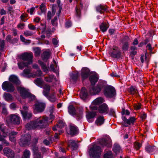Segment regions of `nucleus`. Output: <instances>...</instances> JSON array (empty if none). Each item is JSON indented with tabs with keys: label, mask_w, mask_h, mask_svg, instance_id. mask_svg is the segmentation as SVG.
<instances>
[{
	"label": "nucleus",
	"mask_w": 158,
	"mask_h": 158,
	"mask_svg": "<svg viewBox=\"0 0 158 158\" xmlns=\"http://www.w3.org/2000/svg\"><path fill=\"white\" fill-rule=\"evenodd\" d=\"M104 117L102 116H100L97 118L95 121V123L97 126H101L104 123Z\"/></svg>",
	"instance_id": "nucleus-29"
},
{
	"label": "nucleus",
	"mask_w": 158,
	"mask_h": 158,
	"mask_svg": "<svg viewBox=\"0 0 158 158\" xmlns=\"http://www.w3.org/2000/svg\"><path fill=\"white\" fill-rule=\"evenodd\" d=\"M1 131L2 133V135L0 134V141H4V137L7 136L8 135H9L10 140L12 142H15L16 141L15 137L17 133L14 131H12L10 133L8 129L5 127H3V125L0 124V131Z\"/></svg>",
	"instance_id": "nucleus-2"
},
{
	"label": "nucleus",
	"mask_w": 158,
	"mask_h": 158,
	"mask_svg": "<svg viewBox=\"0 0 158 158\" xmlns=\"http://www.w3.org/2000/svg\"><path fill=\"white\" fill-rule=\"evenodd\" d=\"M104 93L106 97L112 98L115 95L116 91L114 87L111 86H109L105 87Z\"/></svg>",
	"instance_id": "nucleus-7"
},
{
	"label": "nucleus",
	"mask_w": 158,
	"mask_h": 158,
	"mask_svg": "<svg viewBox=\"0 0 158 158\" xmlns=\"http://www.w3.org/2000/svg\"><path fill=\"white\" fill-rule=\"evenodd\" d=\"M30 151L29 150L26 149L24 151L22 158H30Z\"/></svg>",
	"instance_id": "nucleus-40"
},
{
	"label": "nucleus",
	"mask_w": 158,
	"mask_h": 158,
	"mask_svg": "<svg viewBox=\"0 0 158 158\" xmlns=\"http://www.w3.org/2000/svg\"><path fill=\"white\" fill-rule=\"evenodd\" d=\"M2 87L4 91L8 92H13L15 89V88L11 82L8 81H5L3 82Z\"/></svg>",
	"instance_id": "nucleus-11"
},
{
	"label": "nucleus",
	"mask_w": 158,
	"mask_h": 158,
	"mask_svg": "<svg viewBox=\"0 0 158 158\" xmlns=\"http://www.w3.org/2000/svg\"><path fill=\"white\" fill-rule=\"evenodd\" d=\"M97 109L98 112L101 114H106L109 111L108 106L105 103H103L99 106Z\"/></svg>",
	"instance_id": "nucleus-16"
},
{
	"label": "nucleus",
	"mask_w": 158,
	"mask_h": 158,
	"mask_svg": "<svg viewBox=\"0 0 158 158\" xmlns=\"http://www.w3.org/2000/svg\"><path fill=\"white\" fill-rule=\"evenodd\" d=\"M104 101V99L102 98H98L95 99L92 102V105L90 106V108L93 110H97L98 107L96 106L93 105H98L101 104Z\"/></svg>",
	"instance_id": "nucleus-15"
},
{
	"label": "nucleus",
	"mask_w": 158,
	"mask_h": 158,
	"mask_svg": "<svg viewBox=\"0 0 158 158\" xmlns=\"http://www.w3.org/2000/svg\"><path fill=\"white\" fill-rule=\"evenodd\" d=\"M78 132L77 127L74 124L70 125V134L72 135L77 134Z\"/></svg>",
	"instance_id": "nucleus-21"
},
{
	"label": "nucleus",
	"mask_w": 158,
	"mask_h": 158,
	"mask_svg": "<svg viewBox=\"0 0 158 158\" xmlns=\"http://www.w3.org/2000/svg\"><path fill=\"white\" fill-rule=\"evenodd\" d=\"M129 38L127 36L124 37L123 38L122 42L123 51H127L128 50L129 45Z\"/></svg>",
	"instance_id": "nucleus-14"
},
{
	"label": "nucleus",
	"mask_w": 158,
	"mask_h": 158,
	"mask_svg": "<svg viewBox=\"0 0 158 158\" xmlns=\"http://www.w3.org/2000/svg\"><path fill=\"white\" fill-rule=\"evenodd\" d=\"M104 158H113L112 152L111 151H109L104 155Z\"/></svg>",
	"instance_id": "nucleus-43"
},
{
	"label": "nucleus",
	"mask_w": 158,
	"mask_h": 158,
	"mask_svg": "<svg viewBox=\"0 0 158 158\" xmlns=\"http://www.w3.org/2000/svg\"><path fill=\"white\" fill-rule=\"evenodd\" d=\"M19 57L20 59L26 61L29 64L32 63L33 55L32 52H25L20 55Z\"/></svg>",
	"instance_id": "nucleus-6"
},
{
	"label": "nucleus",
	"mask_w": 158,
	"mask_h": 158,
	"mask_svg": "<svg viewBox=\"0 0 158 158\" xmlns=\"http://www.w3.org/2000/svg\"><path fill=\"white\" fill-rule=\"evenodd\" d=\"M28 27L29 29L32 31H35L36 29L37 30L36 27L31 23L28 24Z\"/></svg>",
	"instance_id": "nucleus-52"
},
{
	"label": "nucleus",
	"mask_w": 158,
	"mask_h": 158,
	"mask_svg": "<svg viewBox=\"0 0 158 158\" xmlns=\"http://www.w3.org/2000/svg\"><path fill=\"white\" fill-rule=\"evenodd\" d=\"M3 152L4 154L8 158H14V152L9 148L6 147L4 148Z\"/></svg>",
	"instance_id": "nucleus-18"
},
{
	"label": "nucleus",
	"mask_w": 158,
	"mask_h": 158,
	"mask_svg": "<svg viewBox=\"0 0 158 158\" xmlns=\"http://www.w3.org/2000/svg\"><path fill=\"white\" fill-rule=\"evenodd\" d=\"M9 80L10 81L17 85H19L20 83V82L19 80L17 77L14 75H11L9 78Z\"/></svg>",
	"instance_id": "nucleus-22"
},
{
	"label": "nucleus",
	"mask_w": 158,
	"mask_h": 158,
	"mask_svg": "<svg viewBox=\"0 0 158 158\" xmlns=\"http://www.w3.org/2000/svg\"><path fill=\"white\" fill-rule=\"evenodd\" d=\"M88 96V93L85 87H83L81 89L80 93V97L83 99H85Z\"/></svg>",
	"instance_id": "nucleus-26"
},
{
	"label": "nucleus",
	"mask_w": 158,
	"mask_h": 158,
	"mask_svg": "<svg viewBox=\"0 0 158 158\" xmlns=\"http://www.w3.org/2000/svg\"><path fill=\"white\" fill-rule=\"evenodd\" d=\"M45 107V104L44 103L37 102L34 105L33 111L35 113L41 112L44 110Z\"/></svg>",
	"instance_id": "nucleus-12"
},
{
	"label": "nucleus",
	"mask_w": 158,
	"mask_h": 158,
	"mask_svg": "<svg viewBox=\"0 0 158 158\" xmlns=\"http://www.w3.org/2000/svg\"><path fill=\"white\" fill-rule=\"evenodd\" d=\"M17 89L23 98H28L29 101H32L35 99V96L29 93L28 90L23 87L19 86L17 87Z\"/></svg>",
	"instance_id": "nucleus-3"
},
{
	"label": "nucleus",
	"mask_w": 158,
	"mask_h": 158,
	"mask_svg": "<svg viewBox=\"0 0 158 158\" xmlns=\"http://www.w3.org/2000/svg\"><path fill=\"white\" fill-rule=\"evenodd\" d=\"M46 116L40 117L35 119L34 121L27 123L26 125V128L28 130L35 128L41 129L44 128L52 122L50 121Z\"/></svg>",
	"instance_id": "nucleus-1"
},
{
	"label": "nucleus",
	"mask_w": 158,
	"mask_h": 158,
	"mask_svg": "<svg viewBox=\"0 0 158 158\" xmlns=\"http://www.w3.org/2000/svg\"><path fill=\"white\" fill-rule=\"evenodd\" d=\"M134 108L135 109L138 110L139 109L141 108V105L140 104H135L134 105Z\"/></svg>",
	"instance_id": "nucleus-64"
},
{
	"label": "nucleus",
	"mask_w": 158,
	"mask_h": 158,
	"mask_svg": "<svg viewBox=\"0 0 158 158\" xmlns=\"http://www.w3.org/2000/svg\"><path fill=\"white\" fill-rule=\"evenodd\" d=\"M113 150L116 154L122 152L120 146L117 144H115L114 145Z\"/></svg>",
	"instance_id": "nucleus-38"
},
{
	"label": "nucleus",
	"mask_w": 158,
	"mask_h": 158,
	"mask_svg": "<svg viewBox=\"0 0 158 158\" xmlns=\"http://www.w3.org/2000/svg\"><path fill=\"white\" fill-rule=\"evenodd\" d=\"M65 124V123L63 121H59L58 123L57 124V126L59 128H61L64 126Z\"/></svg>",
	"instance_id": "nucleus-48"
},
{
	"label": "nucleus",
	"mask_w": 158,
	"mask_h": 158,
	"mask_svg": "<svg viewBox=\"0 0 158 158\" xmlns=\"http://www.w3.org/2000/svg\"><path fill=\"white\" fill-rule=\"evenodd\" d=\"M40 9L41 10L43 11H44L45 10V5L44 3H42L40 6Z\"/></svg>",
	"instance_id": "nucleus-60"
},
{
	"label": "nucleus",
	"mask_w": 158,
	"mask_h": 158,
	"mask_svg": "<svg viewBox=\"0 0 158 158\" xmlns=\"http://www.w3.org/2000/svg\"><path fill=\"white\" fill-rule=\"evenodd\" d=\"M145 149L147 152L152 154L156 150V148L154 146L148 145L146 147Z\"/></svg>",
	"instance_id": "nucleus-25"
},
{
	"label": "nucleus",
	"mask_w": 158,
	"mask_h": 158,
	"mask_svg": "<svg viewBox=\"0 0 158 158\" xmlns=\"http://www.w3.org/2000/svg\"><path fill=\"white\" fill-rule=\"evenodd\" d=\"M24 34L25 36H28L32 35H33V33L31 31L26 30L24 31Z\"/></svg>",
	"instance_id": "nucleus-50"
},
{
	"label": "nucleus",
	"mask_w": 158,
	"mask_h": 158,
	"mask_svg": "<svg viewBox=\"0 0 158 158\" xmlns=\"http://www.w3.org/2000/svg\"><path fill=\"white\" fill-rule=\"evenodd\" d=\"M29 64L27 62L23 61H20L18 63L19 68L21 69H23L25 67L27 66Z\"/></svg>",
	"instance_id": "nucleus-34"
},
{
	"label": "nucleus",
	"mask_w": 158,
	"mask_h": 158,
	"mask_svg": "<svg viewBox=\"0 0 158 158\" xmlns=\"http://www.w3.org/2000/svg\"><path fill=\"white\" fill-rule=\"evenodd\" d=\"M51 12L50 11H48L47 15V19L48 20H50L51 18Z\"/></svg>",
	"instance_id": "nucleus-61"
},
{
	"label": "nucleus",
	"mask_w": 158,
	"mask_h": 158,
	"mask_svg": "<svg viewBox=\"0 0 158 158\" xmlns=\"http://www.w3.org/2000/svg\"><path fill=\"white\" fill-rule=\"evenodd\" d=\"M4 46V40L0 39V52H1L3 50Z\"/></svg>",
	"instance_id": "nucleus-44"
},
{
	"label": "nucleus",
	"mask_w": 158,
	"mask_h": 158,
	"mask_svg": "<svg viewBox=\"0 0 158 158\" xmlns=\"http://www.w3.org/2000/svg\"><path fill=\"white\" fill-rule=\"evenodd\" d=\"M109 114L114 116L115 115V111L113 109H110L109 110Z\"/></svg>",
	"instance_id": "nucleus-63"
},
{
	"label": "nucleus",
	"mask_w": 158,
	"mask_h": 158,
	"mask_svg": "<svg viewBox=\"0 0 158 158\" xmlns=\"http://www.w3.org/2000/svg\"><path fill=\"white\" fill-rule=\"evenodd\" d=\"M89 75V71L86 68H83L81 70V76L83 80L87 78Z\"/></svg>",
	"instance_id": "nucleus-20"
},
{
	"label": "nucleus",
	"mask_w": 158,
	"mask_h": 158,
	"mask_svg": "<svg viewBox=\"0 0 158 158\" xmlns=\"http://www.w3.org/2000/svg\"><path fill=\"white\" fill-rule=\"evenodd\" d=\"M27 15L24 14H22L20 16L21 20L25 22L27 20V19L25 18L27 17Z\"/></svg>",
	"instance_id": "nucleus-56"
},
{
	"label": "nucleus",
	"mask_w": 158,
	"mask_h": 158,
	"mask_svg": "<svg viewBox=\"0 0 158 158\" xmlns=\"http://www.w3.org/2000/svg\"><path fill=\"white\" fill-rule=\"evenodd\" d=\"M4 95L5 100L8 102H11L13 99L12 96L10 94L5 93Z\"/></svg>",
	"instance_id": "nucleus-39"
},
{
	"label": "nucleus",
	"mask_w": 158,
	"mask_h": 158,
	"mask_svg": "<svg viewBox=\"0 0 158 158\" xmlns=\"http://www.w3.org/2000/svg\"><path fill=\"white\" fill-rule=\"evenodd\" d=\"M141 146V144L139 143L135 142L134 143V148L136 150H139Z\"/></svg>",
	"instance_id": "nucleus-45"
},
{
	"label": "nucleus",
	"mask_w": 158,
	"mask_h": 158,
	"mask_svg": "<svg viewBox=\"0 0 158 158\" xmlns=\"http://www.w3.org/2000/svg\"><path fill=\"white\" fill-rule=\"evenodd\" d=\"M108 27V24L106 23H102L100 26V30L103 32L106 31Z\"/></svg>",
	"instance_id": "nucleus-35"
},
{
	"label": "nucleus",
	"mask_w": 158,
	"mask_h": 158,
	"mask_svg": "<svg viewBox=\"0 0 158 158\" xmlns=\"http://www.w3.org/2000/svg\"><path fill=\"white\" fill-rule=\"evenodd\" d=\"M68 147L71 148L73 150H74L77 147V144L73 140H70L68 142Z\"/></svg>",
	"instance_id": "nucleus-30"
},
{
	"label": "nucleus",
	"mask_w": 158,
	"mask_h": 158,
	"mask_svg": "<svg viewBox=\"0 0 158 158\" xmlns=\"http://www.w3.org/2000/svg\"><path fill=\"white\" fill-rule=\"evenodd\" d=\"M20 118L18 115L11 114L7 117L6 121L8 123L19 125L20 123Z\"/></svg>",
	"instance_id": "nucleus-9"
},
{
	"label": "nucleus",
	"mask_w": 158,
	"mask_h": 158,
	"mask_svg": "<svg viewBox=\"0 0 158 158\" xmlns=\"http://www.w3.org/2000/svg\"><path fill=\"white\" fill-rule=\"evenodd\" d=\"M89 79L91 85H94L98 81V77L97 75H93L90 76Z\"/></svg>",
	"instance_id": "nucleus-23"
},
{
	"label": "nucleus",
	"mask_w": 158,
	"mask_h": 158,
	"mask_svg": "<svg viewBox=\"0 0 158 158\" xmlns=\"http://www.w3.org/2000/svg\"><path fill=\"white\" fill-rule=\"evenodd\" d=\"M76 14L77 16H79L81 14V11L80 8L77 6L76 8Z\"/></svg>",
	"instance_id": "nucleus-54"
},
{
	"label": "nucleus",
	"mask_w": 158,
	"mask_h": 158,
	"mask_svg": "<svg viewBox=\"0 0 158 158\" xmlns=\"http://www.w3.org/2000/svg\"><path fill=\"white\" fill-rule=\"evenodd\" d=\"M76 110L72 105H70L68 107V112L69 114L73 115H75L77 119L80 120L82 118L83 115V109L82 108H79L77 112L76 113Z\"/></svg>",
	"instance_id": "nucleus-4"
},
{
	"label": "nucleus",
	"mask_w": 158,
	"mask_h": 158,
	"mask_svg": "<svg viewBox=\"0 0 158 158\" xmlns=\"http://www.w3.org/2000/svg\"><path fill=\"white\" fill-rule=\"evenodd\" d=\"M111 141L110 138L107 137L102 139L100 141V143L103 146H106L108 147L110 146L111 145Z\"/></svg>",
	"instance_id": "nucleus-19"
},
{
	"label": "nucleus",
	"mask_w": 158,
	"mask_h": 158,
	"mask_svg": "<svg viewBox=\"0 0 158 158\" xmlns=\"http://www.w3.org/2000/svg\"><path fill=\"white\" fill-rule=\"evenodd\" d=\"M34 51L35 55L36 56H38L40 55V50L39 48L37 47L34 48Z\"/></svg>",
	"instance_id": "nucleus-47"
},
{
	"label": "nucleus",
	"mask_w": 158,
	"mask_h": 158,
	"mask_svg": "<svg viewBox=\"0 0 158 158\" xmlns=\"http://www.w3.org/2000/svg\"><path fill=\"white\" fill-rule=\"evenodd\" d=\"M54 91V90L51 89V92H52V94L50 95L49 96L48 95V96H47L48 97V98L49 101L52 102L55 101L56 99L55 95V93Z\"/></svg>",
	"instance_id": "nucleus-24"
},
{
	"label": "nucleus",
	"mask_w": 158,
	"mask_h": 158,
	"mask_svg": "<svg viewBox=\"0 0 158 158\" xmlns=\"http://www.w3.org/2000/svg\"><path fill=\"white\" fill-rule=\"evenodd\" d=\"M38 62L41 66L44 72H47L48 71V68L47 66L45 64L40 60H39Z\"/></svg>",
	"instance_id": "nucleus-37"
},
{
	"label": "nucleus",
	"mask_w": 158,
	"mask_h": 158,
	"mask_svg": "<svg viewBox=\"0 0 158 158\" xmlns=\"http://www.w3.org/2000/svg\"><path fill=\"white\" fill-rule=\"evenodd\" d=\"M34 82L36 85L40 86H42L43 81L41 78H37L34 81Z\"/></svg>",
	"instance_id": "nucleus-41"
},
{
	"label": "nucleus",
	"mask_w": 158,
	"mask_h": 158,
	"mask_svg": "<svg viewBox=\"0 0 158 158\" xmlns=\"http://www.w3.org/2000/svg\"><path fill=\"white\" fill-rule=\"evenodd\" d=\"M20 39L22 41L24 42L26 44H29L31 42V40H26L25 38L22 35H20Z\"/></svg>",
	"instance_id": "nucleus-51"
},
{
	"label": "nucleus",
	"mask_w": 158,
	"mask_h": 158,
	"mask_svg": "<svg viewBox=\"0 0 158 158\" xmlns=\"http://www.w3.org/2000/svg\"><path fill=\"white\" fill-rule=\"evenodd\" d=\"M31 138V136L28 134L22 136L19 142V145L22 147L28 145L30 143Z\"/></svg>",
	"instance_id": "nucleus-8"
},
{
	"label": "nucleus",
	"mask_w": 158,
	"mask_h": 158,
	"mask_svg": "<svg viewBox=\"0 0 158 158\" xmlns=\"http://www.w3.org/2000/svg\"><path fill=\"white\" fill-rule=\"evenodd\" d=\"M54 107L53 106L51 107L49 109V112H50V119H53L54 118V115L52 114L54 111Z\"/></svg>",
	"instance_id": "nucleus-46"
},
{
	"label": "nucleus",
	"mask_w": 158,
	"mask_h": 158,
	"mask_svg": "<svg viewBox=\"0 0 158 158\" xmlns=\"http://www.w3.org/2000/svg\"><path fill=\"white\" fill-rule=\"evenodd\" d=\"M101 152V148L95 145L90 148L89 153L91 158H100Z\"/></svg>",
	"instance_id": "nucleus-5"
},
{
	"label": "nucleus",
	"mask_w": 158,
	"mask_h": 158,
	"mask_svg": "<svg viewBox=\"0 0 158 158\" xmlns=\"http://www.w3.org/2000/svg\"><path fill=\"white\" fill-rule=\"evenodd\" d=\"M35 7H31L30 9H28L27 11L28 12H29L31 15H32L35 11Z\"/></svg>",
	"instance_id": "nucleus-59"
},
{
	"label": "nucleus",
	"mask_w": 158,
	"mask_h": 158,
	"mask_svg": "<svg viewBox=\"0 0 158 158\" xmlns=\"http://www.w3.org/2000/svg\"><path fill=\"white\" fill-rule=\"evenodd\" d=\"M23 110H21V111L24 119H28L32 117V113L31 112H28V107L23 106Z\"/></svg>",
	"instance_id": "nucleus-13"
},
{
	"label": "nucleus",
	"mask_w": 158,
	"mask_h": 158,
	"mask_svg": "<svg viewBox=\"0 0 158 158\" xmlns=\"http://www.w3.org/2000/svg\"><path fill=\"white\" fill-rule=\"evenodd\" d=\"M57 17H55L54 19H52L51 21L52 24L55 26H56L57 25Z\"/></svg>",
	"instance_id": "nucleus-49"
},
{
	"label": "nucleus",
	"mask_w": 158,
	"mask_h": 158,
	"mask_svg": "<svg viewBox=\"0 0 158 158\" xmlns=\"http://www.w3.org/2000/svg\"><path fill=\"white\" fill-rule=\"evenodd\" d=\"M106 9L107 6H106L102 5L98 6L96 7L97 11L101 14L106 11Z\"/></svg>",
	"instance_id": "nucleus-27"
},
{
	"label": "nucleus",
	"mask_w": 158,
	"mask_h": 158,
	"mask_svg": "<svg viewBox=\"0 0 158 158\" xmlns=\"http://www.w3.org/2000/svg\"><path fill=\"white\" fill-rule=\"evenodd\" d=\"M50 56V53L49 51H46L43 52L42 57L44 61H46L49 59Z\"/></svg>",
	"instance_id": "nucleus-32"
},
{
	"label": "nucleus",
	"mask_w": 158,
	"mask_h": 158,
	"mask_svg": "<svg viewBox=\"0 0 158 158\" xmlns=\"http://www.w3.org/2000/svg\"><path fill=\"white\" fill-rule=\"evenodd\" d=\"M30 70L29 69H26L23 71L24 76H26L30 74Z\"/></svg>",
	"instance_id": "nucleus-58"
},
{
	"label": "nucleus",
	"mask_w": 158,
	"mask_h": 158,
	"mask_svg": "<svg viewBox=\"0 0 158 158\" xmlns=\"http://www.w3.org/2000/svg\"><path fill=\"white\" fill-rule=\"evenodd\" d=\"M46 27V25L45 23H41L40 26L37 28V31H38L39 32H40V30H41L42 33H44L45 32Z\"/></svg>",
	"instance_id": "nucleus-36"
},
{
	"label": "nucleus",
	"mask_w": 158,
	"mask_h": 158,
	"mask_svg": "<svg viewBox=\"0 0 158 158\" xmlns=\"http://www.w3.org/2000/svg\"><path fill=\"white\" fill-rule=\"evenodd\" d=\"M136 90L133 87H131L130 89V92L132 94H134L136 92Z\"/></svg>",
	"instance_id": "nucleus-53"
},
{
	"label": "nucleus",
	"mask_w": 158,
	"mask_h": 158,
	"mask_svg": "<svg viewBox=\"0 0 158 158\" xmlns=\"http://www.w3.org/2000/svg\"><path fill=\"white\" fill-rule=\"evenodd\" d=\"M42 72L40 69H39L35 73V75L38 77L41 76H42Z\"/></svg>",
	"instance_id": "nucleus-57"
},
{
	"label": "nucleus",
	"mask_w": 158,
	"mask_h": 158,
	"mask_svg": "<svg viewBox=\"0 0 158 158\" xmlns=\"http://www.w3.org/2000/svg\"><path fill=\"white\" fill-rule=\"evenodd\" d=\"M110 54L111 56L113 57L118 58L120 57L121 52L118 47H115L111 52Z\"/></svg>",
	"instance_id": "nucleus-17"
},
{
	"label": "nucleus",
	"mask_w": 158,
	"mask_h": 158,
	"mask_svg": "<svg viewBox=\"0 0 158 158\" xmlns=\"http://www.w3.org/2000/svg\"><path fill=\"white\" fill-rule=\"evenodd\" d=\"M50 90H51L50 86L48 85H45L44 86V90L43 91L44 95L45 96H48Z\"/></svg>",
	"instance_id": "nucleus-28"
},
{
	"label": "nucleus",
	"mask_w": 158,
	"mask_h": 158,
	"mask_svg": "<svg viewBox=\"0 0 158 158\" xmlns=\"http://www.w3.org/2000/svg\"><path fill=\"white\" fill-rule=\"evenodd\" d=\"M43 156L40 153H35L34 155V158H43Z\"/></svg>",
	"instance_id": "nucleus-55"
},
{
	"label": "nucleus",
	"mask_w": 158,
	"mask_h": 158,
	"mask_svg": "<svg viewBox=\"0 0 158 158\" xmlns=\"http://www.w3.org/2000/svg\"><path fill=\"white\" fill-rule=\"evenodd\" d=\"M105 87L104 84L102 82H99L95 87H92L90 89L89 92L92 95L100 93L102 89Z\"/></svg>",
	"instance_id": "nucleus-10"
},
{
	"label": "nucleus",
	"mask_w": 158,
	"mask_h": 158,
	"mask_svg": "<svg viewBox=\"0 0 158 158\" xmlns=\"http://www.w3.org/2000/svg\"><path fill=\"white\" fill-rule=\"evenodd\" d=\"M96 113L94 112H87L86 115V117L89 122V120L94 118L96 116Z\"/></svg>",
	"instance_id": "nucleus-31"
},
{
	"label": "nucleus",
	"mask_w": 158,
	"mask_h": 158,
	"mask_svg": "<svg viewBox=\"0 0 158 158\" xmlns=\"http://www.w3.org/2000/svg\"><path fill=\"white\" fill-rule=\"evenodd\" d=\"M135 120L136 119L134 117H130L129 119H127L126 124H124V126L127 127L128 126V125H133Z\"/></svg>",
	"instance_id": "nucleus-33"
},
{
	"label": "nucleus",
	"mask_w": 158,
	"mask_h": 158,
	"mask_svg": "<svg viewBox=\"0 0 158 158\" xmlns=\"http://www.w3.org/2000/svg\"><path fill=\"white\" fill-rule=\"evenodd\" d=\"M55 78V77L52 75H49L48 77H44V80L48 82H52L53 79Z\"/></svg>",
	"instance_id": "nucleus-42"
},
{
	"label": "nucleus",
	"mask_w": 158,
	"mask_h": 158,
	"mask_svg": "<svg viewBox=\"0 0 158 158\" xmlns=\"http://www.w3.org/2000/svg\"><path fill=\"white\" fill-rule=\"evenodd\" d=\"M72 25V23L70 21H68L66 22L65 23V26L67 27H69Z\"/></svg>",
	"instance_id": "nucleus-62"
}]
</instances>
